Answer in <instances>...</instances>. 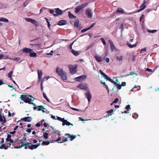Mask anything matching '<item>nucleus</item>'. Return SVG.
I'll list each match as a JSON object with an SVG mask.
<instances>
[{
    "mask_svg": "<svg viewBox=\"0 0 159 159\" xmlns=\"http://www.w3.org/2000/svg\"><path fill=\"white\" fill-rule=\"evenodd\" d=\"M20 142L21 143H23V146H25V149H27V148L30 149V144H31V143H24L22 140H20Z\"/></svg>",
    "mask_w": 159,
    "mask_h": 159,
    "instance_id": "obj_6",
    "label": "nucleus"
},
{
    "mask_svg": "<svg viewBox=\"0 0 159 159\" xmlns=\"http://www.w3.org/2000/svg\"><path fill=\"white\" fill-rule=\"evenodd\" d=\"M89 30V29L88 28H85V29H84L82 30H81V32L82 33H84V32L86 31H87V30Z\"/></svg>",
    "mask_w": 159,
    "mask_h": 159,
    "instance_id": "obj_53",
    "label": "nucleus"
},
{
    "mask_svg": "<svg viewBox=\"0 0 159 159\" xmlns=\"http://www.w3.org/2000/svg\"><path fill=\"white\" fill-rule=\"evenodd\" d=\"M77 87L82 89H86L87 88V86L86 84H79Z\"/></svg>",
    "mask_w": 159,
    "mask_h": 159,
    "instance_id": "obj_10",
    "label": "nucleus"
},
{
    "mask_svg": "<svg viewBox=\"0 0 159 159\" xmlns=\"http://www.w3.org/2000/svg\"><path fill=\"white\" fill-rule=\"evenodd\" d=\"M51 117L52 118V119H54V120H56V117L54 116H53L52 115L51 116Z\"/></svg>",
    "mask_w": 159,
    "mask_h": 159,
    "instance_id": "obj_64",
    "label": "nucleus"
},
{
    "mask_svg": "<svg viewBox=\"0 0 159 159\" xmlns=\"http://www.w3.org/2000/svg\"><path fill=\"white\" fill-rule=\"evenodd\" d=\"M125 108L127 110L129 111V109H130V106L129 105H127L125 107Z\"/></svg>",
    "mask_w": 159,
    "mask_h": 159,
    "instance_id": "obj_56",
    "label": "nucleus"
},
{
    "mask_svg": "<svg viewBox=\"0 0 159 159\" xmlns=\"http://www.w3.org/2000/svg\"><path fill=\"white\" fill-rule=\"evenodd\" d=\"M66 135H67V138H70V141H71L73 140L74 139H75L77 136L76 135H71L69 134H66Z\"/></svg>",
    "mask_w": 159,
    "mask_h": 159,
    "instance_id": "obj_13",
    "label": "nucleus"
},
{
    "mask_svg": "<svg viewBox=\"0 0 159 159\" xmlns=\"http://www.w3.org/2000/svg\"><path fill=\"white\" fill-rule=\"evenodd\" d=\"M32 51V49H31L30 48H24L22 49V51L23 52H25L26 53H30V52Z\"/></svg>",
    "mask_w": 159,
    "mask_h": 159,
    "instance_id": "obj_16",
    "label": "nucleus"
},
{
    "mask_svg": "<svg viewBox=\"0 0 159 159\" xmlns=\"http://www.w3.org/2000/svg\"><path fill=\"white\" fill-rule=\"evenodd\" d=\"M79 19H76L74 23V27L76 28H77L78 27V25H79Z\"/></svg>",
    "mask_w": 159,
    "mask_h": 159,
    "instance_id": "obj_30",
    "label": "nucleus"
},
{
    "mask_svg": "<svg viewBox=\"0 0 159 159\" xmlns=\"http://www.w3.org/2000/svg\"><path fill=\"white\" fill-rule=\"evenodd\" d=\"M44 82V79H43L42 80L41 83V89L42 91H43V83Z\"/></svg>",
    "mask_w": 159,
    "mask_h": 159,
    "instance_id": "obj_45",
    "label": "nucleus"
},
{
    "mask_svg": "<svg viewBox=\"0 0 159 159\" xmlns=\"http://www.w3.org/2000/svg\"><path fill=\"white\" fill-rule=\"evenodd\" d=\"M109 42L110 44L111 49L112 50L114 49L115 48V47L113 42L111 40H109Z\"/></svg>",
    "mask_w": 159,
    "mask_h": 159,
    "instance_id": "obj_26",
    "label": "nucleus"
},
{
    "mask_svg": "<svg viewBox=\"0 0 159 159\" xmlns=\"http://www.w3.org/2000/svg\"><path fill=\"white\" fill-rule=\"evenodd\" d=\"M146 51V48L142 49L140 50V53H143L145 52Z\"/></svg>",
    "mask_w": 159,
    "mask_h": 159,
    "instance_id": "obj_46",
    "label": "nucleus"
},
{
    "mask_svg": "<svg viewBox=\"0 0 159 159\" xmlns=\"http://www.w3.org/2000/svg\"><path fill=\"white\" fill-rule=\"evenodd\" d=\"M8 148V147L6 146V145L4 144H2L0 146V149H4L5 150L7 149Z\"/></svg>",
    "mask_w": 159,
    "mask_h": 159,
    "instance_id": "obj_35",
    "label": "nucleus"
},
{
    "mask_svg": "<svg viewBox=\"0 0 159 159\" xmlns=\"http://www.w3.org/2000/svg\"><path fill=\"white\" fill-rule=\"evenodd\" d=\"M126 83V82H122L121 83V86H125Z\"/></svg>",
    "mask_w": 159,
    "mask_h": 159,
    "instance_id": "obj_63",
    "label": "nucleus"
},
{
    "mask_svg": "<svg viewBox=\"0 0 159 159\" xmlns=\"http://www.w3.org/2000/svg\"><path fill=\"white\" fill-rule=\"evenodd\" d=\"M11 135L10 134H8L7 137L6 139V141L7 142H8V141L10 140V139H11Z\"/></svg>",
    "mask_w": 159,
    "mask_h": 159,
    "instance_id": "obj_38",
    "label": "nucleus"
},
{
    "mask_svg": "<svg viewBox=\"0 0 159 159\" xmlns=\"http://www.w3.org/2000/svg\"><path fill=\"white\" fill-rule=\"evenodd\" d=\"M25 20L27 22H30L34 25L36 27H38L39 26L38 22L35 20L29 18H25Z\"/></svg>",
    "mask_w": 159,
    "mask_h": 159,
    "instance_id": "obj_3",
    "label": "nucleus"
},
{
    "mask_svg": "<svg viewBox=\"0 0 159 159\" xmlns=\"http://www.w3.org/2000/svg\"><path fill=\"white\" fill-rule=\"evenodd\" d=\"M50 143V142L48 141H43L41 143L42 145H48Z\"/></svg>",
    "mask_w": 159,
    "mask_h": 159,
    "instance_id": "obj_42",
    "label": "nucleus"
},
{
    "mask_svg": "<svg viewBox=\"0 0 159 159\" xmlns=\"http://www.w3.org/2000/svg\"><path fill=\"white\" fill-rule=\"evenodd\" d=\"M116 12L117 13H124L123 10L121 8H118L116 10Z\"/></svg>",
    "mask_w": 159,
    "mask_h": 159,
    "instance_id": "obj_36",
    "label": "nucleus"
},
{
    "mask_svg": "<svg viewBox=\"0 0 159 159\" xmlns=\"http://www.w3.org/2000/svg\"><path fill=\"white\" fill-rule=\"evenodd\" d=\"M55 12L58 15H60L62 14L63 12L62 10L59 8H57L56 9Z\"/></svg>",
    "mask_w": 159,
    "mask_h": 159,
    "instance_id": "obj_20",
    "label": "nucleus"
},
{
    "mask_svg": "<svg viewBox=\"0 0 159 159\" xmlns=\"http://www.w3.org/2000/svg\"><path fill=\"white\" fill-rule=\"evenodd\" d=\"M146 5H144L143 6V7H142L140 8V9H139V10H138L136 11V12H140V11H142L144 9H145L146 8Z\"/></svg>",
    "mask_w": 159,
    "mask_h": 159,
    "instance_id": "obj_39",
    "label": "nucleus"
},
{
    "mask_svg": "<svg viewBox=\"0 0 159 159\" xmlns=\"http://www.w3.org/2000/svg\"><path fill=\"white\" fill-rule=\"evenodd\" d=\"M100 40H101V41H102V43L104 45H106V42L105 41V40H104V39L103 38H101L100 39Z\"/></svg>",
    "mask_w": 159,
    "mask_h": 159,
    "instance_id": "obj_51",
    "label": "nucleus"
},
{
    "mask_svg": "<svg viewBox=\"0 0 159 159\" xmlns=\"http://www.w3.org/2000/svg\"><path fill=\"white\" fill-rule=\"evenodd\" d=\"M37 71L39 81V80L40 79H41L42 78V70H37Z\"/></svg>",
    "mask_w": 159,
    "mask_h": 159,
    "instance_id": "obj_18",
    "label": "nucleus"
},
{
    "mask_svg": "<svg viewBox=\"0 0 159 159\" xmlns=\"http://www.w3.org/2000/svg\"><path fill=\"white\" fill-rule=\"evenodd\" d=\"M71 52L75 56H77L79 54V53L78 51L73 49L71 50Z\"/></svg>",
    "mask_w": 159,
    "mask_h": 159,
    "instance_id": "obj_31",
    "label": "nucleus"
},
{
    "mask_svg": "<svg viewBox=\"0 0 159 159\" xmlns=\"http://www.w3.org/2000/svg\"><path fill=\"white\" fill-rule=\"evenodd\" d=\"M67 23V21L65 20H62L59 21L58 23V25H66Z\"/></svg>",
    "mask_w": 159,
    "mask_h": 159,
    "instance_id": "obj_15",
    "label": "nucleus"
},
{
    "mask_svg": "<svg viewBox=\"0 0 159 159\" xmlns=\"http://www.w3.org/2000/svg\"><path fill=\"white\" fill-rule=\"evenodd\" d=\"M31 99L29 97H27L24 98V100H23V101L25 103L30 104L31 101Z\"/></svg>",
    "mask_w": 159,
    "mask_h": 159,
    "instance_id": "obj_22",
    "label": "nucleus"
},
{
    "mask_svg": "<svg viewBox=\"0 0 159 159\" xmlns=\"http://www.w3.org/2000/svg\"><path fill=\"white\" fill-rule=\"evenodd\" d=\"M134 74L135 75H137V74L136 73H135L134 72L131 71L130 73V75H132Z\"/></svg>",
    "mask_w": 159,
    "mask_h": 159,
    "instance_id": "obj_61",
    "label": "nucleus"
},
{
    "mask_svg": "<svg viewBox=\"0 0 159 159\" xmlns=\"http://www.w3.org/2000/svg\"><path fill=\"white\" fill-rule=\"evenodd\" d=\"M99 71L100 74L103 75L102 77H104V79H106L107 80H108L111 83H113L114 81L113 80L111 79L110 78L108 77L107 75L105 74L101 70H100Z\"/></svg>",
    "mask_w": 159,
    "mask_h": 159,
    "instance_id": "obj_2",
    "label": "nucleus"
},
{
    "mask_svg": "<svg viewBox=\"0 0 159 159\" xmlns=\"http://www.w3.org/2000/svg\"><path fill=\"white\" fill-rule=\"evenodd\" d=\"M76 68L77 67H74L72 66H69V68L70 73L72 74L75 73L76 71Z\"/></svg>",
    "mask_w": 159,
    "mask_h": 159,
    "instance_id": "obj_7",
    "label": "nucleus"
},
{
    "mask_svg": "<svg viewBox=\"0 0 159 159\" xmlns=\"http://www.w3.org/2000/svg\"><path fill=\"white\" fill-rule=\"evenodd\" d=\"M48 134L47 132H43V136L45 139L48 138Z\"/></svg>",
    "mask_w": 159,
    "mask_h": 159,
    "instance_id": "obj_37",
    "label": "nucleus"
},
{
    "mask_svg": "<svg viewBox=\"0 0 159 159\" xmlns=\"http://www.w3.org/2000/svg\"><path fill=\"white\" fill-rule=\"evenodd\" d=\"M30 56L31 57H37V54L35 52H31L30 53Z\"/></svg>",
    "mask_w": 159,
    "mask_h": 159,
    "instance_id": "obj_27",
    "label": "nucleus"
},
{
    "mask_svg": "<svg viewBox=\"0 0 159 159\" xmlns=\"http://www.w3.org/2000/svg\"><path fill=\"white\" fill-rule=\"evenodd\" d=\"M86 78V76L85 75H83L77 77L75 78V80L77 81H80L82 80L85 79Z\"/></svg>",
    "mask_w": 159,
    "mask_h": 159,
    "instance_id": "obj_8",
    "label": "nucleus"
},
{
    "mask_svg": "<svg viewBox=\"0 0 159 159\" xmlns=\"http://www.w3.org/2000/svg\"><path fill=\"white\" fill-rule=\"evenodd\" d=\"M61 139V137L60 136H59L58 138L57 139L54 140V141L55 142L58 141L60 140Z\"/></svg>",
    "mask_w": 159,
    "mask_h": 159,
    "instance_id": "obj_62",
    "label": "nucleus"
},
{
    "mask_svg": "<svg viewBox=\"0 0 159 159\" xmlns=\"http://www.w3.org/2000/svg\"><path fill=\"white\" fill-rule=\"evenodd\" d=\"M114 82L112 83L116 85V86L117 87L118 89H121V87L122 86L121 85V84H118V83H116V82H115L114 81Z\"/></svg>",
    "mask_w": 159,
    "mask_h": 159,
    "instance_id": "obj_34",
    "label": "nucleus"
},
{
    "mask_svg": "<svg viewBox=\"0 0 159 159\" xmlns=\"http://www.w3.org/2000/svg\"><path fill=\"white\" fill-rule=\"evenodd\" d=\"M43 96L44 98L48 102H50V100L49 99L47 98L46 94L44 93H43Z\"/></svg>",
    "mask_w": 159,
    "mask_h": 159,
    "instance_id": "obj_44",
    "label": "nucleus"
},
{
    "mask_svg": "<svg viewBox=\"0 0 159 159\" xmlns=\"http://www.w3.org/2000/svg\"><path fill=\"white\" fill-rule=\"evenodd\" d=\"M85 13L89 18H91L92 17L93 13L90 9H87L85 11Z\"/></svg>",
    "mask_w": 159,
    "mask_h": 159,
    "instance_id": "obj_5",
    "label": "nucleus"
},
{
    "mask_svg": "<svg viewBox=\"0 0 159 159\" xmlns=\"http://www.w3.org/2000/svg\"><path fill=\"white\" fill-rule=\"evenodd\" d=\"M113 111V109H111L110 110L107 111V113L108 114H110Z\"/></svg>",
    "mask_w": 159,
    "mask_h": 159,
    "instance_id": "obj_60",
    "label": "nucleus"
},
{
    "mask_svg": "<svg viewBox=\"0 0 159 159\" xmlns=\"http://www.w3.org/2000/svg\"><path fill=\"white\" fill-rule=\"evenodd\" d=\"M65 136H66V137H64V139H62V141L60 142H58V143H62L64 142H65L66 141H68V139L69 138H67V135H66L65 134Z\"/></svg>",
    "mask_w": 159,
    "mask_h": 159,
    "instance_id": "obj_29",
    "label": "nucleus"
},
{
    "mask_svg": "<svg viewBox=\"0 0 159 159\" xmlns=\"http://www.w3.org/2000/svg\"><path fill=\"white\" fill-rule=\"evenodd\" d=\"M146 2V1L145 0H144L143 1V2L142 3V5L140 7V8L142 7L143 6L145 5Z\"/></svg>",
    "mask_w": 159,
    "mask_h": 159,
    "instance_id": "obj_55",
    "label": "nucleus"
},
{
    "mask_svg": "<svg viewBox=\"0 0 159 159\" xmlns=\"http://www.w3.org/2000/svg\"><path fill=\"white\" fill-rule=\"evenodd\" d=\"M64 72L63 69L61 68L58 67L56 69V72L59 75H61Z\"/></svg>",
    "mask_w": 159,
    "mask_h": 159,
    "instance_id": "obj_11",
    "label": "nucleus"
},
{
    "mask_svg": "<svg viewBox=\"0 0 159 159\" xmlns=\"http://www.w3.org/2000/svg\"><path fill=\"white\" fill-rule=\"evenodd\" d=\"M29 3V1L27 0L26 1V2H24V3L23 4V7H25L27 6V5Z\"/></svg>",
    "mask_w": 159,
    "mask_h": 159,
    "instance_id": "obj_47",
    "label": "nucleus"
},
{
    "mask_svg": "<svg viewBox=\"0 0 159 159\" xmlns=\"http://www.w3.org/2000/svg\"><path fill=\"white\" fill-rule=\"evenodd\" d=\"M100 83L101 84H103V85L105 87L107 91V92L108 93L109 92V89L108 88V87L107 85L106 84L105 82H103L102 81V80H101Z\"/></svg>",
    "mask_w": 159,
    "mask_h": 159,
    "instance_id": "obj_25",
    "label": "nucleus"
},
{
    "mask_svg": "<svg viewBox=\"0 0 159 159\" xmlns=\"http://www.w3.org/2000/svg\"><path fill=\"white\" fill-rule=\"evenodd\" d=\"M19 57H16L13 59V60L15 61H18L20 60Z\"/></svg>",
    "mask_w": 159,
    "mask_h": 159,
    "instance_id": "obj_58",
    "label": "nucleus"
},
{
    "mask_svg": "<svg viewBox=\"0 0 159 159\" xmlns=\"http://www.w3.org/2000/svg\"><path fill=\"white\" fill-rule=\"evenodd\" d=\"M13 71H10L8 73V76L9 78L11 80H12V74Z\"/></svg>",
    "mask_w": 159,
    "mask_h": 159,
    "instance_id": "obj_40",
    "label": "nucleus"
},
{
    "mask_svg": "<svg viewBox=\"0 0 159 159\" xmlns=\"http://www.w3.org/2000/svg\"><path fill=\"white\" fill-rule=\"evenodd\" d=\"M0 21H3L5 22H8V20L5 18L3 17L0 18Z\"/></svg>",
    "mask_w": 159,
    "mask_h": 159,
    "instance_id": "obj_33",
    "label": "nucleus"
},
{
    "mask_svg": "<svg viewBox=\"0 0 159 159\" xmlns=\"http://www.w3.org/2000/svg\"><path fill=\"white\" fill-rule=\"evenodd\" d=\"M26 96L25 95H21L20 96V98L21 100L23 101V100H24V98H26Z\"/></svg>",
    "mask_w": 159,
    "mask_h": 159,
    "instance_id": "obj_49",
    "label": "nucleus"
},
{
    "mask_svg": "<svg viewBox=\"0 0 159 159\" xmlns=\"http://www.w3.org/2000/svg\"><path fill=\"white\" fill-rule=\"evenodd\" d=\"M124 25L123 24H122L119 27V29L123 30L124 29Z\"/></svg>",
    "mask_w": 159,
    "mask_h": 159,
    "instance_id": "obj_59",
    "label": "nucleus"
},
{
    "mask_svg": "<svg viewBox=\"0 0 159 159\" xmlns=\"http://www.w3.org/2000/svg\"><path fill=\"white\" fill-rule=\"evenodd\" d=\"M116 59L117 61H121L123 59L122 56H120L119 57L117 56L116 57Z\"/></svg>",
    "mask_w": 159,
    "mask_h": 159,
    "instance_id": "obj_41",
    "label": "nucleus"
},
{
    "mask_svg": "<svg viewBox=\"0 0 159 159\" xmlns=\"http://www.w3.org/2000/svg\"><path fill=\"white\" fill-rule=\"evenodd\" d=\"M65 118H61L59 116H57V119L59 120V121L62 122H63V121H64L65 120L64 119Z\"/></svg>",
    "mask_w": 159,
    "mask_h": 159,
    "instance_id": "obj_43",
    "label": "nucleus"
},
{
    "mask_svg": "<svg viewBox=\"0 0 159 159\" xmlns=\"http://www.w3.org/2000/svg\"><path fill=\"white\" fill-rule=\"evenodd\" d=\"M34 110H37V111H42L43 112H45L44 111L45 108L43 106H39L37 107H33Z\"/></svg>",
    "mask_w": 159,
    "mask_h": 159,
    "instance_id": "obj_4",
    "label": "nucleus"
},
{
    "mask_svg": "<svg viewBox=\"0 0 159 159\" xmlns=\"http://www.w3.org/2000/svg\"><path fill=\"white\" fill-rule=\"evenodd\" d=\"M8 141L10 142L11 144H12V145H13L16 142V141H14L12 139H10V140Z\"/></svg>",
    "mask_w": 159,
    "mask_h": 159,
    "instance_id": "obj_50",
    "label": "nucleus"
},
{
    "mask_svg": "<svg viewBox=\"0 0 159 159\" xmlns=\"http://www.w3.org/2000/svg\"><path fill=\"white\" fill-rule=\"evenodd\" d=\"M30 149L31 150H33L34 149L37 148L35 144H30Z\"/></svg>",
    "mask_w": 159,
    "mask_h": 159,
    "instance_id": "obj_32",
    "label": "nucleus"
},
{
    "mask_svg": "<svg viewBox=\"0 0 159 159\" xmlns=\"http://www.w3.org/2000/svg\"><path fill=\"white\" fill-rule=\"evenodd\" d=\"M69 17L70 19H75L76 17L73 15L70 11L68 12Z\"/></svg>",
    "mask_w": 159,
    "mask_h": 159,
    "instance_id": "obj_24",
    "label": "nucleus"
},
{
    "mask_svg": "<svg viewBox=\"0 0 159 159\" xmlns=\"http://www.w3.org/2000/svg\"><path fill=\"white\" fill-rule=\"evenodd\" d=\"M63 80H66L67 79L66 74L65 72L59 75Z\"/></svg>",
    "mask_w": 159,
    "mask_h": 159,
    "instance_id": "obj_19",
    "label": "nucleus"
},
{
    "mask_svg": "<svg viewBox=\"0 0 159 159\" xmlns=\"http://www.w3.org/2000/svg\"><path fill=\"white\" fill-rule=\"evenodd\" d=\"M95 58L96 60L99 62H101L103 61L101 57L96 55L95 56Z\"/></svg>",
    "mask_w": 159,
    "mask_h": 159,
    "instance_id": "obj_21",
    "label": "nucleus"
},
{
    "mask_svg": "<svg viewBox=\"0 0 159 159\" xmlns=\"http://www.w3.org/2000/svg\"><path fill=\"white\" fill-rule=\"evenodd\" d=\"M65 125L67 126H69L70 125L73 126V124H72L71 123L66 120H65L64 121H63V123L62 124V125L63 126H64Z\"/></svg>",
    "mask_w": 159,
    "mask_h": 159,
    "instance_id": "obj_17",
    "label": "nucleus"
},
{
    "mask_svg": "<svg viewBox=\"0 0 159 159\" xmlns=\"http://www.w3.org/2000/svg\"><path fill=\"white\" fill-rule=\"evenodd\" d=\"M53 130V131L50 134V135H52L51 138L52 139H55L54 138V137L55 136V135L56 136L59 130H56V129H54Z\"/></svg>",
    "mask_w": 159,
    "mask_h": 159,
    "instance_id": "obj_14",
    "label": "nucleus"
},
{
    "mask_svg": "<svg viewBox=\"0 0 159 159\" xmlns=\"http://www.w3.org/2000/svg\"><path fill=\"white\" fill-rule=\"evenodd\" d=\"M84 94L86 98H87L88 102H89L92 98V96L90 92L89 91H88L85 93Z\"/></svg>",
    "mask_w": 159,
    "mask_h": 159,
    "instance_id": "obj_9",
    "label": "nucleus"
},
{
    "mask_svg": "<svg viewBox=\"0 0 159 159\" xmlns=\"http://www.w3.org/2000/svg\"><path fill=\"white\" fill-rule=\"evenodd\" d=\"M119 100V99L118 98H116L114 99V100L113 102L112 103H111V105H112V103H117Z\"/></svg>",
    "mask_w": 159,
    "mask_h": 159,
    "instance_id": "obj_57",
    "label": "nucleus"
},
{
    "mask_svg": "<svg viewBox=\"0 0 159 159\" xmlns=\"http://www.w3.org/2000/svg\"><path fill=\"white\" fill-rule=\"evenodd\" d=\"M157 31V30H148V32L149 33H154Z\"/></svg>",
    "mask_w": 159,
    "mask_h": 159,
    "instance_id": "obj_48",
    "label": "nucleus"
},
{
    "mask_svg": "<svg viewBox=\"0 0 159 159\" xmlns=\"http://www.w3.org/2000/svg\"><path fill=\"white\" fill-rule=\"evenodd\" d=\"M23 146V143H22V144L21 145H19V146H15L13 148H22Z\"/></svg>",
    "mask_w": 159,
    "mask_h": 159,
    "instance_id": "obj_52",
    "label": "nucleus"
},
{
    "mask_svg": "<svg viewBox=\"0 0 159 159\" xmlns=\"http://www.w3.org/2000/svg\"><path fill=\"white\" fill-rule=\"evenodd\" d=\"M95 24H96L95 23H94L91 24L90 26L89 27H88L89 29V30L90 29H91L92 28H93L94 26V25H95Z\"/></svg>",
    "mask_w": 159,
    "mask_h": 159,
    "instance_id": "obj_54",
    "label": "nucleus"
},
{
    "mask_svg": "<svg viewBox=\"0 0 159 159\" xmlns=\"http://www.w3.org/2000/svg\"><path fill=\"white\" fill-rule=\"evenodd\" d=\"M137 43H135L133 45H131L129 42L127 43V45L130 48H133L134 47H136L137 45Z\"/></svg>",
    "mask_w": 159,
    "mask_h": 159,
    "instance_id": "obj_28",
    "label": "nucleus"
},
{
    "mask_svg": "<svg viewBox=\"0 0 159 159\" xmlns=\"http://www.w3.org/2000/svg\"><path fill=\"white\" fill-rule=\"evenodd\" d=\"M3 118L4 120H3V118L2 117V115L1 114H0V121L2 122V124L3 125L4 123H6L7 122V121L5 118V117L3 116Z\"/></svg>",
    "mask_w": 159,
    "mask_h": 159,
    "instance_id": "obj_23",
    "label": "nucleus"
},
{
    "mask_svg": "<svg viewBox=\"0 0 159 159\" xmlns=\"http://www.w3.org/2000/svg\"><path fill=\"white\" fill-rule=\"evenodd\" d=\"M88 3H84L78 6L75 9V12L76 13H78L83 8L86 7L88 5Z\"/></svg>",
    "mask_w": 159,
    "mask_h": 159,
    "instance_id": "obj_1",
    "label": "nucleus"
},
{
    "mask_svg": "<svg viewBox=\"0 0 159 159\" xmlns=\"http://www.w3.org/2000/svg\"><path fill=\"white\" fill-rule=\"evenodd\" d=\"M32 119L31 117L30 116H28L24 117L21 119V120H24L25 122H30Z\"/></svg>",
    "mask_w": 159,
    "mask_h": 159,
    "instance_id": "obj_12",
    "label": "nucleus"
}]
</instances>
